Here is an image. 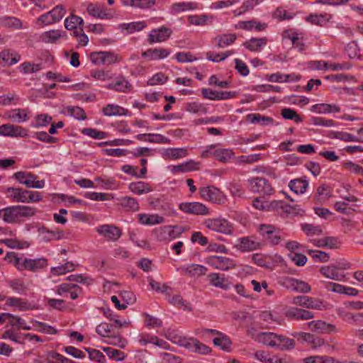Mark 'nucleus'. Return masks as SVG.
<instances>
[{"label": "nucleus", "instance_id": "21", "mask_svg": "<svg viewBox=\"0 0 363 363\" xmlns=\"http://www.w3.org/2000/svg\"><path fill=\"white\" fill-rule=\"evenodd\" d=\"M106 88L119 92L127 93L132 89L131 84L123 76L118 77L114 82L109 83Z\"/></svg>", "mask_w": 363, "mask_h": 363}, {"label": "nucleus", "instance_id": "38", "mask_svg": "<svg viewBox=\"0 0 363 363\" xmlns=\"http://www.w3.org/2000/svg\"><path fill=\"white\" fill-rule=\"evenodd\" d=\"M28 113L26 108H16L9 112V117L14 122L23 123L29 119Z\"/></svg>", "mask_w": 363, "mask_h": 363}, {"label": "nucleus", "instance_id": "8", "mask_svg": "<svg viewBox=\"0 0 363 363\" xmlns=\"http://www.w3.org/2000/svg\"><path fill=\"white\" fill-rule=\"evenodd\" d=\"M292 303L295 305L309 309L323 310L325 308L323 301L307 296H295L293 298Z\"/></svg>", "mask_w": 363, "mask_h": 363}, {"label": "nucleus", "instance_id": "63", "mask_svg": "<svg viewBox=\"0 0 363 363\" xmlns=\"http://www.w3.org/2000/svg\"><path fill=\"white\" fill-rule=\"evenodd\" d=\"M143 315L145 325L148 328H157L162 325V321L160 319L147 313H144Z\"/></svg>", "mask_w": 363, "mask_h": 363}, {"label": "nucleus", "instance_id": "29", "mask_svg": "<svg viewBox=\"0 0 363 363\" xmlns=\"http://www.w3.org/2000/svg\"><path fill=\"white\" fill-rule=\"evenodd\" d=\"M66 37V32L61 30H51L42 33L41 40L47 43H56L61 38Z\"/></svg>", "mask_w": 363, "mask_h": 363}, {"label": "nucleus", "instance_id": "40", "mask_svg": "<svg viewBox=\"0 0 363 363\" xmlns=\"http://www.w3.org/2000/svg\"><path fill=\"white\" fill-rule=\"evenodd\" d=\"M127 112V109L115 104H108L102 109L103 114L106 116H124Z\"/></svg>", "mask_w": 363, "mask_h": 363}, {"label": "nucleus", "instance_id": "2", "mask_svg": "<svg viewBox=\"0 0 363 363\" xmlns=\"http://www.w3.org/2000/svg\"><path fill=\"white\" fill-rule=\"evenodd\" d=\"M257 230L264 241L272 245L280 244L285 238V233L273 225L260 224Z\"/></svg>", "mask_w": 363, "mask_h": 363}, {"label": "nucleus", "instance_id": "47", "mask_svg": "<svg viewBox=\"0 0 363 363\" xmlns=\"http://www.w3.org/2000/svg\"><path fill=\"white\" fill-rule=\"evenodd\" d=\"M196 9H197V4L194 2H178L171 6L172 12L175 13L194 10Z\"/></svg>", "mask_w": 363, "mask_h": 363}, {"label": "nucleus", "instance_id": "59", "mask_svg": "<svg viewBox=\"0 0 363 363\" xmlns=\"http://www.w3.org/2000/svg\"><path fill=\"white\" fill-rule=\"evenodd\" d=\"M123 29L127 30L130 33L135 31H140L147 27L145 21H135L129 23H123L121 25Z\"/></svg>", "mask_w": 363, "mask_h": 363}, {"label": "nucleus", "instance_id": "17", "mask_svg": "<svg viewBox=\"0 0 363 363\" xmlns=\"http://www.w3.org/2000/svg\"><path fill=\"white\" fill-rule=\"evenodd\" d=\"M48 265V260L45 258L24 259L22 260L20 271L28 269L32 272H37Z\"/></svg>", "mask_w": 363, "mask_h": 363}, {"label": "nucleus", "instance_id": "26", "mask_svg": "<svg viewBox=\"0 0 363 363\" xmlns=\"http://www.w3.org/2000/svg\"><path fill=\"white\" fill-rule=\"evenodd\" d=\"M267 44L266 38H252L243 43L244 47L251 52H259Z\"/></svg>", "mask_w": 363, "mask_h": 363}, {"label": "nucleus", "instance_id": "25", "mask_svg": "<svg viewBox=\"0 0 363 363\" xmlns=\"http://www.w3.org/2000/svg\"><path fill=\"white\" fill-rule=\"evenodd\" d=\"M309 329L317 333H330L335 330V326L322 320H313L308 323Z\"/></svg>", "mask_w": 363, "mask_h": 363}, {"label": "nucleus", "instance_id": "60", "mask_svg": "<svg viewBox=\"0 0 363 363\" xmlns=\"http://www.w3.org/2000/svg\"><path fill=\"white\" fill-rule=\"evenodd\" d=\"M90 76L96 80L106 81L112 79V74L109 71L94 69L90 71Z\"/></svg>", "mask_w": 363, "mask_h": 363}, {"label": "nucleus", "instance_id": "14", "mask_svg": "<svg viewBox=\"0 0 363 363\" xmlns=\"http://www.w3.org/2000/svg\"><path fill=\"white\" fill-rule=\"evenodd\" d=\"M0 135L6 137L25 138L28 135V130L19 125L4 124L0 125Z\"/></svg>", "mask_w": 363, "mask_h": 363}, {"label": "nucleus", "instance_id": "50", "mask_svg": "<svg viewBox=\"0 0 363 363\" xmlns=\"http://www.w3.org/2000/svg\"><path fill=\"white\" fill-rule=\"evenodd\" d=\"M9 323L11 326L15 327L17 330H31V327L26 324V320L23 318L13 315L11 313V317H9Z\"/></svg>", "mask_w": 363, "mask_h": 363}, {"label": "nucleus", "instance_id": "56", "mask_svg": "<svg viewBox=\"0 0 363 363\" xmlns=\"http://www.w3.org/2000/svg\"><path fill=\"white\" fill-rule=\"evenodd\" d=\"M213 342L215 345L220 347V349L225 351H229L232 345L229 337L222 333L220 335V337H215L213 340Z\"/></svg>", "mask_w": 363, "mask_h": 363}, {"label": "nucleus", "instance_id": "12", "mask_svg": "<svg viewBox=\"0 0 363 363\" xmlns=\"http://www.w3.org/2000/svg\"><path fill=\"white\" fill-rule=\"evenodd\" d=\"M179 209L185 213L206 216L210 213L209 209L200 202H182Z\"/></svg>", "mask_w": 363, "mask_h": 363}, {"label": "nucleus", "instance_id": "34", "mask_svg": "<svg viewBox=\"0 0 363 363\" xmlns=\"http://www.w3.org/2000/svg\"><path fill=\"white\" fill-rule=\"evenodd\" d=\"M274 343V347L281 350H291L295 346L294 340L277 334L275 342Z\"/></svg>", "mask_w": 363, "mask_h": 363}, {"label": "nucleus", "instance_id": "30", "mask_svg": "<svg viewBox=\"0 0 363 363\" xmlns=\"http://www.w3.org/2000/svg\"><path fill=\"white\" fill-rule=\"evenodd\" d=\"M6 305L11 307H17L19 311H25L31 309L30 303L26 300L16 297H6Z\"/></svg>", "mask_w": 363, "mask_h": 363}, {"label": "nucleus", "instance_id": "15", "mask_svg": "<svg viewBox=\"0 0 363 363\" xmlns=\"http://www.w3.org/2000/svg\"><path fill=\"white\" fill-rule=\"evenodd\" d=\"M171 53V50L165 48H148L142 52V57L150 61L161 60L167 58Z\"/></svg>", "mask_w": 363, "mask_h": 363}, {"label": "nucleus", "instance_id": "55", "mask_svg": "<svg viewBox=\"0 0 363 363\" xmlns=\"http://www.w3.org/2000/svg\"><path fill=\"white\" fill-rule=\"evenodd\" d=\"M185 110L192 113H206L208 111V108L204 104L197 101L187 103Z\"/></svg>", "mask_w": 363, "mask_h": 363}, {"label": "nucleus", "instance_id": "41", "mask_svg": "<svg viewBox=\"0 0 363 363\" xmlns=\"http://www.w3.org/2000/svg\"><path fill=\"white\" fill-rule=\"evenodd\" d=\"M199 163L196 162L193 160H189L188 162H184L179 165H175L172 167V172L173 174H177L179 172H189L194 170H196L199 169Z\"/></svg>", "mask_w": 363, "mask_h": 363}, {"label": "nucleus", "instance_id": "58", "mask_svg": "<svg viewBox=\"0 0 363 363\" xmlns=\"http://www.w3.org/2000/svg\"><path fill=\"white\" fill-rule=\"evenodd\" d=\"M247 118L252 123H259L262 125L270 124L273 122V118L268 116H262L259 113H251L247 115Z\"/></svg>", "mask_w": 363, "mask_h": 363}, {"label": "nucleus", "instance_id": "22", "mask_svg": "<svg viewBox=\"0 0 363 363\" xmlns=\"http://www.w3.org/2000/svg\"><path fill=\"white\" fill-rule=\"evenodd\" d=\"M235 33H223L213 38V43L218 48H225L233 45L237 39Z\"/></svg>", "mask_w": 363, "mask_h": 363}, {"label": "nucleus", "instance_id": "33", "mask_svg": "<svg viewBox=\"0 0 363 363\" xmlns=\"http://www.w3.org/2000/svg\"><path fill=\"white\" fill-rule=\"evenodd\" d=\"M235 28L238 29H242L245 30H252L255 29L257 31H262L266 28L265 23H261L256 21H239L236 24Z\"/></svg>", "mask_w": 363, "mask_h": 363}, {"label": "nucleus", "instance_id": "6", "mask_svg": "<svg viewBox=\"0 0 363 363\" xmlns=\"http://www.w3.org/2000/svg\"><path fill=\"white\" fill-rule=\"evenodd\" d=\"M199 192L200 196L206 201L215 203H222L224 202V194L219 189L213 186L200 187Z\"/></svg>", "mask_w": 363, "mask_h": 363}, {"label": "nucleus", "instance_id": "36", "mask_svg": "<svg viewBox=\"0 0 363 363\" xmlns=\"http://www.w3.org/2000/svg\"><path fill=\"white\" fill-rule=\"evenodd\" d=\"M329 286H331V291L335 293L352 296H357L358 294V290L352 287L333 282H330Z\"/></svg>", "mask_w": 363, "mask_h": 363}, {"label": "nucleus", "instance_id": "11", "mask_svg": "<svg viewBox=\"0 0 363 363\" xmlns=\"http://www.w3.org/2000/svg\"><path fill=\"white\" fill-rule=\"evenodd\" d=\"M172 34L171 28L162 26L158 28L152 29L148 34L147 42L152 45L155 43H162L170 38Z\"/></svg>", "mask_w": 363, "mask_h": 363}, {"label": "nucleus", "instance_id": "9", "mask_svg": "<svg viewBox=\"0 0 363 363\" xmlns=\"http://www.w3.org/2000/svg\"><path fill=\"white\" fill-rule=\"evenodd\" d=\"M96 231L106 240L116 242L122 235L121 229L113 224H104L96 228Z\"/></svg>", "mask_w": 363, "mask_h": 363}, {"label": "nucleus", "instance_id": "52", "mask_svg": "<svg viewBox=\"0 0 363 363\" xmlns=\"http://www.w3.org/2000/svg\"><path fill=\"white\" fill-rule=\"evenodd\" d=\"M263 0H244L242 6L235 10L236 15H241L252 10L257 5H259Z\"/></svg>", "mask_w": 363, "mask_h": 363}, {"label": "nucleus", "instance_id": "19", "mask_svg": "<svg viewBox=\"0 0 363 363\" xmlns=\"http://www.w3.org/2000/svg\"><path fill=\"white\" fill-rule=\"evenodd\" d=\"M259 242L252 240L250 237H243L238 239L235 247L241 252L253 251L259 247Z\"/></svg>", "mask_w": 363, "mask_h": 363}, {"label": "nucleus", "instance_id": "23", "mask_svg": "<svg viewBox=\"0 0 363 363\" xmlns=\"http://www.w3.org/2000/svg\"><path fill=\"white\" fill-rule=\"evenodd\" d=\"M21 60V55L17 52H11L8 50L0 52V66H11Z\"/></svg>", "mask_w": 363, "mask_h": 363}, {"label": "nucleus", "instance_id": "18", "mask_svg": "<svg viewBox=\"0 0 363 363\" xmlns=\"http://www.w3.org/2000/svg\"><path fill=\"white\" fill-rule=\"evenodd\" d=\"M135 138L140 141L149 142L152 143L159 144H169L170 140L164 136L163 135L158 133H143L138 134L135 136Z\"/></svg>", "mask_w": 363, "mask_h": 363}, {"label": "nucleus", "instance_id": "28", "mask_svg": "<svg viewBox=\"0 0 363 363\" xmlns=\"http://www.w3.org/2000/svg\"><path fill=\"white\" fill-rule=\"evenodd\" d=\"M210 284L213 286L220 288L223 290H228L230 288L231 284L228 282L223 274L218 273H211L208 274Z\"/></svg>", "mask_w": 363, "mask_h": 363}, {"label": "nucleus", "instance_id": "10", "mask_svg": "<svg viewBox=\"0 0 363 363\" xmlns=\"http://www.w3.org/2000/svg\"><path fill=\"white\" fill-rule=\"evenodd\" d=\"M204 225L209 230L224 233L230 234L233 227L228 220L222 218H209L205 220Z\"/></svg>", "mask_w": 363, "mask_h": 363}, {"label": "nucleus", "instance_id": "32", "mask_svg": "<svg viewBox=\"0 0 363 363\" xmlns=\"http://www.w3.org/2000/svg\"><path fill=\"white\" fill-rule=\"evenodd\" d=\"M213 157L216 160L226 163L235 157V152L232 149L219 148L213 151Z\"/></svg>", "mask_w": 363, "mask_h": 363}, {"label": "nucleus", "instance_id": "31", "mask_svg": "<svg viewBox=\"0 0 363 363\" xmlns=\"http://www.w3.org/2000/svg\"><path fill=\"white\" fill-rule=\"evenodd\" d=\"M87 12L90 16L101 18V19H110L111 14L108 13L103 7L90 4L87 6Z\"/></svg>", "mask_w": 363, "mask_h": 363}, {"label": "nucleus", "instance_id": "61", "mask_svg": "<svg viewBox=\"0 0 363 363\" xmlns=\"http://www.w3.org/2000/svg\"><path fill=\"white\" fill-rule=\"evenodd\" d=\"M84 350L88 352L89 358L91 360L95 361L97 363H105L106 357L99 350L90 347H84Z\"/></svg>", "mask_w": 363, "mask_h": 363}, {"label": "nucleus", "instance_id": "39", "mask_svg": "<svg viewBox=\"0 0 363 363\" xmlns=\"http://www.w3.org/2000/svg\"><path fill=\"white\" fill-rule=\"evenodd\" d=\"M139 222L143 225H153L162 223L163 218L157 215H147L145 213H140L137 215Z\"/></svg>", "mask_w": 363, "mask_h": 363}, {"label": "nucleus", "instance_id": "5", "mask_svg": "<svg viewBox=\"0 0 363 363\" xmlns=\"http://www.w3.org/2000/svg\"><path fill=\"white\" fill-rule=\"evenodd\" d=\"M13 177L28 188L42 189L45 186V181L37 180L38 176L31 172H17L13 175Z\"/></svg>", "mask_w": 363, "mask_h": 363}, {"label": "nucleus", "instance_id": "7", "mask_svg": "<svg viewBox=\"0 0 363 363\" xmlns=\"http://www.w3.org/2000/svg\"><path fill=\"white\" fill-rule=\"evenodd\" d=\"M205 262L214 269L225 271L235 267L234 261L228 257L223 256H208Z\"/></svg>", "mask_w": 363, "mask_h": 363}, {"label": "nucleus", "instance_id": "49", "mask_svg": "<svg viewBox=\"0 0 363 363\" xmlns=\"http://www.w3.org/2000/svg\"><path fill=\"white\" fill-rule=\"evenodd\" d=\"M95 181L101 184V187L104 189H114L117 186V182L113 177L106 176L97 177Z\"/></svg>", "mask_w": 363, "mask_h": 363}, {"label": "nucleus", "instance_id": "43", "mask_svg": "<svg viewBox=\"0 0 363 363\" xmlns=\"http://www.w3.org/2000/svg\"><path fill=\"white\" fill-rule=\"evenodd\" d=\"M118 201L119 204L128 210L138 211L140 208L138 201L135 198L125 196L118 199Z\"/></svg>", "mask_w": 363, "mask_h": 363}, {"label": "nucleus", "instance_id": "16", "mask_svg": "<svg viewBox=\"0 0 363 363\" xmlns=\"http://www.w3.org/2000/svg\"><path fill=\"white\" fill-rule=\"evenodd\" d=\"M285 316L289 320H305L314 317L313 313L296 307H291L285 312Z\"/></svg>", "mask_w": 363, "mask_h": 363}, {"label": "nucleus", "instance_id": "44", "mask_svg": "<svg viewBox=\"0 0 363 363\" xmlns=\"http://www.w3.org/2000/svg\"><path fill=\"white\" fill-rule=\"evenodd\" d=\"M284 37L289 38L291 40L293 47L299 52H303L305 50V45L302 40L298 38L296 33L292 30H286L284 33Z\"/></svg>", "mask_w": 363, "mask_h": 363}, {"label": "nucleus", "instance_id": "27", "mask_svg": "<svg viewBox=\"0 0 363 363\" xmlns=\"http://www.w3.org/2000/svg\"><path fill=\"white\" fill-rule=\"evenodd\" d=\"M187 150L185 148L169 147L163 149L162 156L165 160H177L187 155Z\"/></svg>", "mask_w": 363, "mask_h": 363}, {"label": "nucleus", "instance_id": "57", "mask_svg": "<svg viewBox=\"0 0 363 363\" xmlns=\"http://www.w3.org/2000/svg\"><path fill=\"white\" fill-rule=\"evenodd\" d=\"M234 53V50H228L220 53H215L213 52L209 51L206 53V58L208 60L213 61L214 62H219L225 60L227 57L233 55Z\"/></svg>", "mask_w": 363, "mask_h": 363}, {"label": "nucleus", "instance_id": "64", "mask_svg": "<svg viewBox=\"0 0 363 363\" xmlns=\"http://www.w3.org/2000/svg\"><path fill=\"white\" fill-rule=\"evenodd\" d=\"M304 363H342L335 362L333 357L327 356H314L306 357L303 359Z\"/></svg>", "mask_w": 363, "mask_h": 363}, {"label": "nucleus", "instance_id": "53", "mask_svg": "<svg viewBox=\"0 0 363 363\" xmlns=\"http://www.w3.org/2000/svg\"><path fill=\"white\" fill-rule=\"evenodd\" d=\"M1 24L5 27L11 28L13 29H19L22 27L21 21L16 17L5 16L0 19Z\"/></svg>", "mask_w": 363, "mask_h": 363}, {"label": "nucleus", "instance_id": "3", "mask_svg": "<svg viewBox=\"0 0 363 363\" xmlns=\"http://www.w3.org/2000/svg\"><path fill=\"white\" fill-rule=\"evenodd\" d=\"M250 189L254 192L270 196L274 193V189L268 179L264 177H254L248 180Z\"/></svg>", "mask_w": 363, "mask_h": 363}, {"label": "nucleus", "instance_id": "46", "mask_svg": "<svg viewBox=\"0 0 363 363\" xmlns=\"http://www.w3.org/2000/svg\"><path fill=\"white\" fill-rule=\"evenodd\" d=\"M83 23V19L74 14L70 15L65 20V26L69 30H77V28L82 26Z\"/></svg>", "mask_w": 363, "mask_h": 363}, {"label": "nucleus", "instance_id": "13", "mask_svg": "<svg viewBox=\"0 0 363 363\" xmlns=\"http://www.w3.org/2000/svg\"><path fill=\"white\" fill-rule=\"evenodd\" d=\"M90 60L96 65H111L118 62V56L111 51L94 52L90 55Z\"/></svg>", "mask_w": 363, "mask_h": 363}, {"label": "nucleus", "instance_id": "4", "mask_svg": "<svg viewBox=\"0 0 363 363\" xmlns=\"http://www.w3.org/2000/svg\"><path fill=\"white\" fill-rule=\"evenodd\" d=\"M66 10L62 5H57L51 11L40 16L37 23L40 26H48L60 21L65 15Z\"/></svg>", "mask_w": 363, "mask_h": 363}, {"label": "nucleus", "instance_id": "42", "mask_svg": "<svg viewBox=\"0 0 363 363\" xmlns=\"http://www.w3.org/2000/svg\"><path fill=\"white\" fill-rule=\"evenodd\" d=\"M338 268L334 265L323 267L320 269V273L325 277L340 281L342 279L343 275L339 273Z\"/></svg>", "mask_w": 363, "mask_h": 363}, {"label": "nucleus", "instance_id": "37", "mask_svg": "<svg viewBox=\"0 0 363 363\" xmlns=\"http://www.w3.org/2000/svg\"><path fill=\"white\" fill-rule=\"evenodd\" d=\"M129 189L135 194L141 195L153 191L148 183L144 182H132L129 184Z\"/></svg>", "mask_w": 363, "mask_h": 363}, {"label": "nucleus", "instance_id": "20", "mask_svg": "<svg viewBox=\"0 0 363 363\" xmlns=\"http://www.w3.org/2000/svg\"><path fill=\"white\" fill-rule=\"evenodd\" d=\"M28 194V190L22 188L9 187L6 190V196L15 202H27L26 195Z\"/></svg>", "mask_w": 363, "mask_h": 363}, {"label": "nucleus", "instance_id": "54", "mask_svg": "<svg viewBox=\"0 0 363 363\" xmlns=\"http://www.w3.org/2000/svg\"><path fill=\"white\" fill-rule=\"evenodd\" d=\"M207 270L206 267L197 264H189L185 269L186 272L192 277L204 275Z\"/></svg>", "mask_w": 363, "mask_h": 363}, {"label": "nucleus", "instance_id": "1", "mask_svg": "<svg viewBox=\"0 0 363 363\" xmlns=\"http://www.w3.org/2000/svg\"><path fill=\"white\" fill-rule=\"evenodd\" d=\"M36 209L28 206H12L0 210V216L8 223H13L19 222L23 218H28L34 216Z\"/></svg>", "mask_w": 363, "mask_h": 363}, {"label": "nucleus", "instance_id": "35", "mask_svg": "<svg viewBox=\"0 0 363 363\" xmlns=\"http://www.w3.org/2000/svg\"><path fill=\"white\" fill-rule=\"evenodd\" d=\"M311 110L318 113H340L341 111L339 106L328 104H315L311 107Z\"/></svg>", "mask_w": 363, "mask_h": 363}, {"label": "nucleus", "instance_id": "62", "mask_svg": "<svg viewBox=\"0 0 363 363\" xmlns=\"http://www.w3.org/2000/svg\"><path fill=\"white\" fill-rule=\"evenodd\" d=\"M103 351L106 352L109 358L116 361L123 360L125 357L123 352L113 347H103Z\"/></svg>", "mask_w": 363, "mask_h": 363}, {"label": "nucleus", "instance_id": "51", "mask_svg": "<svg viewBox=\"0 0 363 363\" xmlns=\"http://www.w3.org/2000/svg\"><path fill=\"white\" fill-rule=\"evenodd\" d=\"M40 234L43 236V240L45 242L52 240H60L63 236L62 231L50 230L45 227L41 228Z\"/></svg>", "mask_w": 363, "mask_h": 363}, {"label": "nucleus", "instance_id": "48", "mask_svg": "<svg viewBox=\"0 0 363 363\" xmlns=\"http://www.w3.org/2000/svg\"><path fill=\"white\" fill-rule=\"evenodd\" d=\"M292 335L298 340L311 343L314 347H315L318 344L320 345L321 342L320 339L315 338L313 335L308 333H295Z\"/></svg>", "mask_w": 363, "mask_h": 363}, {"label": "nucleus", "instance_id": "45", "mask_svg": "<svg viewBox=\"0 0 363 363\" xmlns=\"http://www.w3.org/2000/svg\"><path fill=\"white\" fill-rule=\"evenodd\" d=\"M330 137L344 142H363L362 140L359 139L357 136L343 131H332Z\"/></svg>", "mask_w": 363, "mask_h": 363}, {"label": "nucleus", "instance_id": "24", "mask_svg": "<svg viewBox=\"0 0 363 363\" xmlns=\"http://www.w3.org/2000/svg\"><path fill=\"white\" fill-rule=\"evenodd\" d=\"M308 186V181L306 177L292 179L289 183L290 189L296 194H303Z\"/></svg>", "mask_w": 363, "mask_h": 363}]
</instances>
